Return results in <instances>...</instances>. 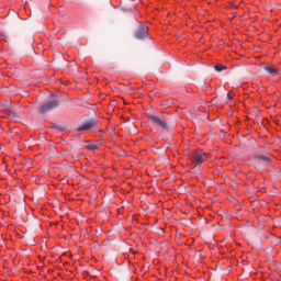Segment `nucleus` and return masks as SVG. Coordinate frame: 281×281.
Segmentation results:
<instances>
[{"label":"nucleus","mask_w":281,"mask_h":281,"mask_svg":"<svg viewBox=\"0 0 281 281\" xmlns=\"http://www.w3.org/2000/svg\"><path fill=\"white\" fill-rule=\"evenodd\" d=\"M58 106H60V102L58 100L46 101L40 106L38 112L42 115H45L46 113H49V111L58 109Z\"/></svg>","instance_id":"1"},{"label":"nucleus","mask_w":281,"mask_h":281,"mask_svg":"<svg viewBox=\"0 0 281 281\" xmlns=\"http://www.w3.org/2000/svg\"><path fill=\"white\" fill-rule=\"evenodd\" d=\"M227 100H233L232 93H227Z\"/></svg>","instance_id":"10"},{"label":"nucleus","mask_w":281,"mask_h":281,"mask_svg":"<svg viewBox=\"0 0 281 281\" xmlns=\"http://www.w3.org/2000/svg\"><path fill=\"white\" fill-rule=\"evenodd\" d=\"M205 159H207V156L205 154H203V151H195L191 156L192 164H195L193 167V170H199L201 164H203V161H205Z\"/></svg>","instance_id":"2"},{"label":"nucleus","mask_w":281,"mask_h":281,"mask_svg":"<svg viewBox=\"0 0 281 281\" xmlns=\"http://www.w3.org/2000/svg\"><path fill=\"white\" fill-rule=\"evenodd\" d=\"M135 38L137 41H143V38H146L148 36V26H140L134 34Z\"/></svg>","instance_id":"6"},{"label":"nucleus","mask_w":281,"mask_h":281,"mask_svg":"<svg viewBox=\"0 0 281 281\" xmlns=\"http://www.w3.org/2000/svg\"><path fill=\"white\" fill-rule=\"evenodd\" d=\"M1 36H3V34L0 33V38H1Z\"/></svg>","instance_id":"11"},{"label":"nucleus","mask_w":281,"mask_h":281,"mask_svg":"<svg viewBox=\"0 0 281 281\" xmlns=\"http://www.w3.org/2000/svg\"><path fill=\"white\" fill-rule=\"evenodd\" d=\"M149 120L150 122H153V124L160 126L162 131H167V132L170 131V125H168V122H166V120L159 119V116H155V115H149Z\"/></svg>","instance_id":"3"},{"label":"nucleus","mask_w":281,"mask_h":281,"mask_svg":"<svg viewBox=\"0 0 281 281\" xmlns=\"http://www.w3.org/2000/svg\"><path fill=\"white\" fill-rule=\"evenodd\" d=\"M95 126H98V122L93 119L88 120L86 122H83L78 128L77 131L82 132V131H91V128H95Z\"/></svg>","instance_id":"5"},{"label":"nucleus","mask_w":281,"mask_h":281,"mask_svg":"<svg viewBox=\"0 0 281 281\" xmlns=\"http://www.w3.org/2000/svg\"><path fill=\"white\" fill-rule=\"evenodd\" d=\"M227 69V66L225 65H216L215 66V71H225Z\"/></svg>","instance_id":"9"},{"label":"nucleus","mask_w":281,"mask_h":281,"mask_svg":"<svg viewBox=\"0 0 281 281\" xmlns=\"http://www.w3.org/2000/svg\"><path fill=\"white\" fill-rule=\"evenodd\" d=\"M263 71H267V74H269L270 76H278V74H280V70L277 68H273L271 66H269L268 64H262L261 65Z\"/></svg>","instance_id":"7"},{"label":"nucleus","mask_w":281,"mask_h":281,"mask_svg":"<svg viewBox=\"0 0 281 281\" xmlns=\"http://www.w3.org/2000/svg\"><path fill=\"white\" fill-rule=\"evenodd\" d=\"M86 148H87L88 150H98V145L88 143V144L86 145Z\"/></svg>","instance_id":"8"},{"label":"nucleus","mask_w":281,"mask_h":281,"mask_svg":"<svg viewBox=\"0 0 281 281\" xmlns=\"http://www.w3.org/2000/svg\"><path fill=\"white\" fill-rule=\"evenodd\" d=\"M255 164H259L261 166L271 165V157L268 155L257 154L255 155Z\"/></svg>","instance_id":"4"}]
</instances>
